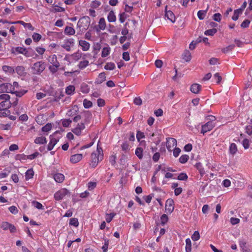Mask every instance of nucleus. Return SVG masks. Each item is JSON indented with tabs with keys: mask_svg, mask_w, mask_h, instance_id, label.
<instances>
[{
	"mask_svg": "<svg viewBox=\"0 0 252 252\" xmlns=\"http://www.w3.org/2000/svg\"><path fill=\"white\" fill-rule=\"evenodd\" d=\"M46 64L43 61H39L33 64L31 67L32 72L33 74L39 75L45 69Z\"/></svg>",
	"mask_w": 252,
	"mask_h": 252,
	"instance_id": "nucleus-1",
	"label": "nucleus"
},
{
	"mask_svg": "<svg viewBox=\"0 0 252 252\" xmlns=\"http://www.w3.org/2000/svg\"><path fill=\"white\" fill-rule=\"evenodd\" d=\"M91 19L89 16H84L81 18L77 23V26L82 30H86L90 24Z\"/></svg>",
	"mask_w": 252,
	"mask_h": 252,
	"instance_id": "nucleus-2",
	"label": "nucleus"
},
{
	"mask_svg": "<svg viewBox=\"0 0 252 252\" xmlns=\"http://www.w3.org/2000/svg\"><path fill=\"white\" fill-rule=\"evenodd\" d=\"M14 87L9 83H3L0 85V93H13Z\"/></svg>",
	"mask_w": 252,
	"mask_h": 252,
	"instance_id": "nucleus-3",
	"label": "nucleus"
},
{
	"mask_svg": "<svg viewBox=\"0 0 252 252\" xmlns=\"http://www.w3.org/2000/svg\"><path fill=\"white\" fill-rule=\"evenodd\" d=\"M68 193L69 191L67 189H63L55 193L54 197L56 200H60Z\"/></svg>",
	"mask_w": 252,
	"mask_h": 252,
	"instance_id": "nucleus-4",
	"label": "nucleus"
},
{
	"mask_svg": "<svg viewBox=\"0 0 252 252\" xmlns=\"http://www.w3.org/2000/svg\"><path fill=\"white\" fill-rule=\"evenodd\" d=\"M84 124H89L92 119V114L89 111H85L81 113Z\"/></svg>",
	"mask_w": 252,
	"mask_h": 252,
	"instance_id": "nucleus-5",
	"label": "nucleus"
},
{
	"mask_svg": "<svg viewBox=\"0 0 252 252\" xmlns=\"http://www.w3.org/2000/svg\"><path fill=\"white\" fill-rule=\"evenodd\" d=\"M177 146V141L173 138H168L166 141V147L167 150L171 152L172 149Z\"/></svg>",
	"mask_w": 252,
	"mask_h": 252,
	"instance_id": "nucleus-6",
	"label": "nucleus"
},
{
	"mask_svg": "<svg viewBox=\"0 0 252 252\" xmlns=\"http://www.w3.org/2000/svg\"><path fill=\"white\" fill-rule=\"evenodd\" d=\"M58 131H56L53 135H51L50 136V141L47 147V150L48 151H51V150H52L53 147L59 141V140L57 139L54 137V135Z\"/></svg>",
	"mask_w": 252,
	"mask_h": 252,
	"instance_id": "nucleus-7",
	"label": "nucleus"
},
{
	"mask_svg": "<svg viewBox=\"0 0 252 252\" xmlns=\"http://www.w3.org/2000/svg\"><path fill=\"white\" fill-rule=\"evenodd\" d=\"M174 202L173 199L167 200L165 204V209L170 213H171L174 209Z\"/></svg>",
	"mask_w": 252,
	"mask_h": 252,
	"instance_id": "nucleus-8",
	"label": "nucleus"
},
{
	"mask_svg": "<svg viewBox=\"0 0 252 252\" xmlns=\"http://www.w3.org/2000/svg\"><path fill=\"white\" fill-rule=\"evenodd\" d=\"M99 161V157L96 153H93L91 155V163L90 165L93 168H94L97 165Z\"/></svg>",
	"mask_w": 252,
	"mask_h": 252,
	"instance_id": "nucleus-9",
	"label": "nucleus"
},
{
	"mask_svg": "<svg viewBox=\"0 0 252 252\" xmlns=\"http://www.w3.org/2000/svg\"><path fill=\"white\" fill-rule=\"evenodd\" d=\"M165 16L172 23H174L175 22V16L172 11L170 10L167 11V6H166L165 8Z\"/></svg>",
	"mask_w": 252,
	"mask_h": 252,
	"instance_id": "nucleus-10",
	"label": "nucleus"
},
{
	"mask_svg": "<svg viewBox=\"0 0 252 252\" xmlns=\"http://www.w3.org/2000/svg\"><path fill=\"white\" fill-rule=\"evenodd\" d=\"M214 127L211 122H208L202 126L201 132L204 134L205 132L211 130Z\"/></svg>",
	"mask_w": 252,
	"mask_h": 252,
	"instance_id": "nucleus-11",
	"label": "nucleus"
},
{
	"mask_svg": "<svg viewBox=\"0 0 252 252\" xmlns=\"http://www.w3.org/2000/svg\"><path fill=\"white\" fill-rule=\"evenodd\" d=\"M83 158L82 154H77L71 156L70 161L72 163H76L82 159Z\"/></svg>",
	"mask_w": 252,
	"mask_h": 252,
	"instance_id": "nucleus-12",
	"label": "nucleus"
},
{
	"mask_svg": "<svg viewBox=\"0 0 252 252\" xmlns=\"http://www.w3.org/2000/svg\"><path fill=\"white\" fill-rule=\"evenodd\" d=\"M15 71L18 75L20 76H25L26 75L25 68L23 66H17L15 68Z\"/></svg>",
	"mask_w": 252,
	"mask_h": 252,
	"instance_id": "nucleus-13",
	"label": "nucleus"
},
{
	"mask_svg": "<svg viewBox=\"0 0 252 252\" xmlns=\"http://www.w3.org/2000/svg\"><path fill=\"white\" fill-rule=\"evenodd\" d=\"M26 51L25 48H23L21 47H15V48H14V47L12 48L11 52V53L15 54V55L16 54V53L24 54V51Z\"/></svg>",
	"mask_w": 252,
	"mask_h": 252,
	"instance_id": "nucleus-14",
	"label": "nucleus"
},
{
	"mask_svg": "<svg viewBox=\"0 0 252 252\" xmlns=\"http://www.w3.org/2000/svg\"><path fill=\"white\" fill-rule=\"evenodd\" d=\"M11 105L10 101H3L0 103V110L8 109Z\"/></svg>",
	"mask_w": 252,
	"mask_h": 252,
	"instance_id": "nucleus-15",
	"label": "nucleus"
},
{
	"mask_svg": "<svg viewBox=\"0 0 252 252\" xmlns=\"http://www.w3.org/2000/svg\"><path fill=\"white\" fill-rule=\"evenodd\" d=\"M79 44L83 51H88L90 48V44L86 41L81 40L79 41Z\"/></svg>",
	"mask_w": 252,
	"mask_h": 252,
	"instance_id": "nucleus-16",
	"label": "nucleus"
},
{
	"mask_svg": "<svg viewBox=\"0 0 252 252\" xmlns=\"http://www.w3.org/2000/svg\"><path fill=\"white\" fill-rule=\"evenodd\" d=\"M201 88V86L198 84H193L190 88V91L194 94L199 93Z\"/></svg>",
	"mask_w": 252,
	"mask_h": 252,
	"instance_id": "nucleus-17",
	"label": "nucleus"
},
{
	"mask_svg": "<svg viewBox=\"0 0 252 252\" xmlns=\"http://www.w3.org/2000/svg\"><path fill=\"white\" fill-rule=\"evenodd\" d=\"M105 73L104 72L100 73L99 74L98 78L95 80V83L100 84L104 82L105 80Z\"/></svg>",
	"mask_w": 252,
	"mask_h": 252,
	"instance_id": "nucleus-18",
	"label": "nucleus"
},
{
	"mask_svg": "<svg viewBox=\"0 0 252 252\" xmlns=\"http://www.w3.org/2000/svg\"><path fill=\"white\" fill-rule=\"evenodd\" d=\"M54 178L56 182L58 183H62L64 179V175L61 173H57L55 174Z\"/></svg>",
	"mask_w": 252,
	"mask_h": 252,
	"instance_id": "nucleus-19",
	"label": "nucleus"
},
{
	"mask_svg": "<svg viewBox=\"0 0 252 252\" xmlns=\"http://www.w3.org/2000/svg\"><path fill=\"white\" fill-rule=\"evenodd\" d=\"M107 19L109 22H114L116 21V17L113 11L111 10L109 12Z\"/></svg>",
	"mask_w": 252,
	"mask_h": 252,
	"instance_id": "nucleus-20",
	"label": "nucleus"
},
{
	"mask_svg": "<svg viewBox=\"0 0 252 252\" xmlns=\"http://www.w3.org/2000/svg\"><path fill=\"white\" fill-rule=\"evenodd\" d=\"M235 45L234 44H231L228 45L225 48H223L221 49V51L222 53L224 54H226L229 52L232 51L234 48H235Z\"/></svg>",
	"mask_w": 252,
	"mask_h": 252,
	"instance_id": "nucleus-21",
	"label": "nucleus"
},
{
	"mask_svg": "<svg viewBox=\"0 0 252 252\" xmlns=\"http://www.w3.org/2000/svg\"><path fill=\"white\" fill-rule=\"evenodd\" d=\"M183 58L186 61L189 62L191 60V53L188 50L185 51L183 54Z\"/></svg>",
	"mask_w": 252,
	"mask_h": 252,
	"instance_id": "nucleus-22",
	"label": "nucleus"
},
{
	"mask_svg": "<svg viewBox=\"0 0 252 252\" xmlns=\"http://www.w3.org/2000/svg\"><path fill=\"white\" fill-rule=\"evenodd\" d=\"M186 252H191V242L189 238L186 240Z\"/></svg>",
	"mask_w": 252,
	"mask_h": 252,
	"instance_id": "nucleus-23",
	"label": "nucleus"
},
{
	"mask_svg": "<svg viewBox=\"0 0 252 252\" xmlns=\"http://www.w3.org/2000/svg\"><path fill=\"white\" fill-rule=\"evenodd\" d=\"M46 142V138L44 137H38L34 140V143L36 144H43Z\"/></svg>",
	"mask_w": 252,
	"mask_h": 252,
	"instance_id": "nucleus-24",
	"label": "nucleus"
},
{
	"mask_svg": "<svg viewBox=\"0 0 252 252\" xmlns=\"http://www.w3.org/2000/svg\"><path fill=\"white\" fill-rule=\"evenodd\" d=\"M75 30L73 28L70 27H66L64 29V33L67 35H73L75 34Z\"/></svg>",
	"mask_w": 252,
	"mask_h": 252,
	"instance_id": "nucleus-25",
	"label": "nucleus"
},
{
	"mask_svg": "<svg viewBox=\"0 0 252 252\" xmlns=\"http://www.w3.org/2000/svg\"><path fill=\"white\" fill-rule=\"evenodd\" d=\"M135 154L139 159H141L143 158L142 148L140 147L137 148L135 150Z\"/></svg>",
	"mask_w": 252,
	"mask_h": 252,
	"instance_id": "nucleus-26",
	"label": "nucleus"
},
{
	"mask_svg": "<svg viewBox=\"0 0 252 252\" xmlns=\"http://www.w3.org/2000/svg\"><path fill=\"white\" fill-rule=\"evenodd\" d=\"M208 7L205 10H199L197 12V16L200 20H203L206 15L207 11L208 10Z\"/></svg>",
	"mask_w": 252,
	"mask_h": 252,
	"instance_id": "nucleus-27",
	"label": "nucleus"
},
{
	"mask_svg": "<svg viewBox=\"0 0 252 252\" xmlns=\"http://www.w3.org/2000/svg\"><path fill=\"white\" fill-rule=\"evenodd\" d=\"M98 27H99V29L101 30H104L106 27L105 21L104 18H101L99 19Z\"/></svg>",
	"mask_w": 252,
	"mask_h": 252,
	"instance_id": "nucleus-28",
	"label": "nucleus"
},
{
	"mask_svg": "<svg viewBox=\"0 0 252 252\" xmlns=\"http://www.w3.org/2000/svg\"><path fill=\"white\" fill-rule=\"evenodd\" d=\"M237 151V148L235 143H232L229 147V152L232 155H234Z\"/></svg>",
	"mask_w": 252,
	"mask_h": 252,
	"instance_id": "nucleus-29",
	"label": "nucleus"
},
{
	"mask_svg": "<svg viewBox=\"0 0 252 252\" xmlns=\"http://www.w3.org/2000/svg\"><path fill=\"white\" fill-rule=\"evenodd\" d=\"M34 175V172L32 169H29L26 172V180H29L32 178Z\"/></svg>",
	"mask_w": 252,
	"mask_h": 252,
	"instance_id": "nucleus-30",
	"label": "nucleus"
},
{
	"mask_svg": "<svg viewBox=\"0 0 252 252\" xmlns=\"http://www.w3.org/2000/svg\"><path fill=\"white\" fill-rule=\"evenodd\" d=\"M18 24L22 25L25 28H27L32 31L34 30V28L32 26L31 23H26L22 21H20V22H18Z\"/></svg>",
	"mask_w": 252,
	"mask_h": 252,
	"instance_id": "nucleus-31",
	"label": "nucleus"
},
{
	"mask_svg": "<svg viewBox=\"0 0 252 252\" xmlns=\"http://www.w3.org/2000/svg\"><path fill=\"white\" fill-rule=\"evenodd\" d=\"M110 47H104L102 49L101 53L102 57H107L110 53Z\"/></svg>",
	"mask_w": 252,
	"mask_h": 252,
	"instance_id": "nucleus-32",
	"label": "nucleus"
},
{
	"mask_svg": "<svg viewBox=\"0 0 252 252\" xmlns=\"http://www.w3.org/2000/svg\"><path fill=\"white\" fill-rule=\"evenodd\" d=\"M74 91H75V87L72 85H69L66 87V88L65 89V93L67 94L70 95L73 93V92H74Z\"/></svg>",
	"mask_w": 252,
	"mask_h": 252,
	"instance_id": "nucleus-33",
	"label": "nucleus"
},
{
	"mask_svg": "<svg viewBox=\"0 0 252 252\" xmlns=\"http://www.w3.org/2000/svg\"><path fill=\"white\" fill-rule=\"evenodd\" d=\"M51 63L53 64V66L55 67L56 68H58L60 66V63L57 61V57L55 55L53 56L52 62Z\"/></svg>",
	"mask_w": 252,
	"mask_h": 252,
	"instance_id": "nucleus-34",
	"label": "nucleus"
},
{
	"mask_svg": "<svg viewBox=\"0 0 252 252\" xmlns=\"http://www.w3.org/2000/svg\"><path fill=\"white\" fill-rule=\"evenodd\" d=\"M115 67V65L113 63H108L106 64L104 66V68L106 70H113Z\"/></svg>",
	"mask_w": 252,
	"mask_h": 252,
	"instance_id": "nucleus-35",
	"label": "nucleus"
},
{
	"mask_svg": "<svg viewBox=\"0 0 252 252\" xmlns=\"http://www.w3.org/2000/svg\"><path fill=\"white\" fill-rule=\"evenodd\" d=\"M10 112L8 109L0 110V117H6L10 115Z\"/></svg>",
	"mask_w": 252,
	"mask_h": 252,
	"instance_id": "nucleus-36",
	"label": "nucleus"
},
{
	"mask_svg": "<svg viewBox=\"0 0 252 252\" xmlns=\"http://www.w3.org/2000/svg\"><path fill=\"white\" fill-rule=\"evenodd\" d=\"M217 32V30L216 29L213 28L212 29L208 30L206 31L204 33L207 35H213L215 33Z\"/></svg>",
	"mask_w": 252,
	"mask_h": 252,
	"instance_id": "nucleus-37",
	"label": "nucleus"
},
{
	"mask_svg": "<svg viewBox=\"0 0 252 252\" xmlns=\"http://www.w3.org/2000/svg\"><path fill=\"white\" fill-rule=\"evenodd\" d=\"M240 246L242 249L243 252H250L249 250L247 249L246 243L241 241L239 243Z\"/></svg>",
	"mask_w": 252,
	"mask_h": 252,
	"instance_id": "nucleus-38",
	"label": "nucleus"
},
{
	"mask_svg": "<svg viewBox=\"0 0 252 252\" xmlns=\"http://www.w3.org/2000/svg\"><path fill=\"white\" fill-rule=\"evenodd\" d=\"M189 158V157L187 155H182L180 158H179V161L182 163H185L187 162Z\"/></svg>",
	"mask_w": 252,
	"mask_h": 252,
	"instance_id": "nucleus-39",
	"label": "nucleus"
},
{
	"mask_svg": "<svg viewBox=\"0 0 252 252\" xmlns=\"http://www.w3.org/2000/svg\"><path fill=\"white\" fill-rule=\"evenodd\" d=\"M89 64V62L87 60L81 61L79 63L78 66L79 68L83 69L87 66Z\"/></svg>",
	"mask_w": 252,
	"mask_h": 252,
	"instance_id": "nucleus-40",
	"label": "nucleus"
},
{
	"mask_svg": "<svg viewBox=\"0 0 252 252\" xmlns=\"http://www.w3.org/2000/svg\"><path fill=\"white\" fill-rule=\"evenodd\" d=\"M69 224L77 227L79 225L78 219L76 218H71L70 219Z\"/></svg>",
	"mask_w": 252,
	"mask_h": 252,
	"instance_id": "nucleus-41",
	"label": "nucleus"
},
{
	"mask_svg": "<svg viewBox=\"0 0 252 252\" xmlns=\"http://www.w3.org/2000/svg\"><path fill=\"white\" fill-rule=\"evenodd\" d=\"M51 128L52 124L50 123H48L42 127V131L44 132H48L51 129Z\"/></svg>",
	"mask_w": 252,
	"mask_h": 252,
	"instance_id": "nucleus-42",
	"label": "nucleus"
},
{
	"mask_svg": "<svg viewBox=\"0 0 252 252\" xmlns=\"http://www.w3.org/2000/svg\"><path fill=\"white\" fill-rule=\"evenodd\" d=\"M115 215L116 214L115 213L106 214L105 218L106 221L108 223L110 222L114 217Z\"/></svg>",
	"mask_w": 252,
	"mask_h": 252,
	"instance_id": "nucleus-43",
	"label": "nucleus"
},
{
	"mask_svg": "<svg viewBox=\"0 0 252 252\" xmlns=\"http://www.w3.org/2000/svg\"><path fill=\"white\" fill-rule=\"evenodd\" d=\"M30 49L29 50H27L26 48V51H24V55H25L26 57H32L33 56V55L34 54V52H33V50L32 51V52H31L30 51Z\"/></svg>",
	"mask_w": 252,
	"mask_h": 252,
	"instance_id": "nucleus-44",
	"label": "nucleus"
},
{
	"mask_svg": "<svg viewBox=\"0 0 252 252\" xmlns=\"http://www.w3.org/2000/svg\"><path fill=\"white\" fill-rule=\"evenodd\" d=\"M168 216L166 214L162 215L160 217L161 223L164 225L168 221Z\"/></svg>",
	"mask_w": 252,
	"mask_h": 252,
	"instance_id": "nucleus-45",
	"label": "nucleus"
},
{
	"mask_svg": "<svg viewBox=\"0 0 252 252\" xmlns=\"http://www.w3.org/2000/svg\"><path fill=\"white\" fill-rule=\"evenodd\" d=\"M83 105L85 108H89L92 106V102L86 99H85L83 101Z\"/></svg>",
	"mask_w": 252,
	"mask_h": 252,
	"instance_id": "nucleus-46",
	"label": "nucleus"
},
{
	"mask_svg": "<svg viewBox=\"0 0 252 252\" xmlns=\"http://www.w3.org/2000/svg\"><path fill=\"white\" fill-rule=\"evenodd\" d=\"M200 234L198 231H195L191 236V239L193 241H197L199 239Z\"/></svg>",
	"mask_w": 252,
	"mask_h": 252,
	"instance_id": "nucleus-47",
	"label": "nucleus"
},
{
	"mask_svg": "<svg viewBox=\"0 0 252 252\" xmlns=\"http://www.w3.org/2000/svg\"><path fill=\"white\" fill-rule=\"evenodd\" d=\"M27 92V91H24V90H22V91H13V93L12 94H15L16 96L17 97H21L25 94H26Z\"/></svg>",
	"mask_w": 252,
	"mask_h": 252,
	"instance_id": "nucleus-48",
	"label": "nucleus"
},
{
	"mask_svg": "<svg viewBox=\"0 0 252 252\" xmlns=\"http://www.w3.org/2000/svg\"><path fill=\"white\" fill-rule=\"evenodd\" d=\"M10 223L6 221H3L1 223L0 225V227L2 228L4 230H6L8 229V227H9Z\"/></svg>",
	"mask_w": 252,
	"mask_h": 252,
	"instance_id": "nucleus-49",
	"label": "nucleus"
},
{
	"mask_svg": "<svg viewBox=\"0 0 252 252\" xmlns=\"http://www.w3.org/2000/svg\"><path fill=\"white\" fill-rule=\"evenodd\" d=\"M72 121L70 119H64L62 121V125L64 127H68L71 123Z\"/></svg>",
	"mask_w": 252,
	"mask_h": 252,
	"instance_id": "nucleus-50",
	"label": "nucleus"
},
{
	"mask_svg": "<svg viewBox=\"0 0 252 252\" xmlns=\"http://www.w3.org/2000/svg\"><path fill=\"white\" fill-rule=\"evenodd\" d=\"M32 38L34 41L37 42L40 40L41 36L40 34L35 32L32 35Z\"/></svg>",
	"mask_w": 252,
	"mask_h": 252,
	"instance_id": "nucleus-51",
	"label": "nucleus"
},
{
	"mask_svg": "<svg viewBox=\"0 0 252 252\" xmlns=\"http://www.w3.org/2000/svg\"><path fill=\"white\" fill-rule=\"evenodd\" d=\"M188 179V176L186 173H182L178 176V179L179 180L185 181Z\"/></svg>",
	"mask_w": 252,
	"mask_h": 252,
	"instance_id": "nucleus-52",
	"label": "nucleus"
},
{
	"mask_svg": "<svg viewBox=\"0 0 252 252\" xmlns=\"http://www.w3.org/2000/svg\"><path fill=\"white\" fill-rule=\"evenodd\" d=\"M197 169L199 171L200 174L203 175L205 173L203 169L202 168V165L200 163H197L195 165Z\"/></svg>",
	"mask_w": 252,
	"mask_h": 252,
	"instance_id": "nucleus-53",
	"label": "nucleus"
},
{
	"mask_svg": "<svg viewBox=\"0 0 252 252\" xmlns=\"http://www.w3.org/2000/svg\"><path fill=\"white\" fill-rule=\"evenodd\" d=\"M3 69L5 71H8L9 72L13 73L15 71V69L13 67L4 65L3 66Z\"/></svg>",
	"mask_w": 252,
	"mask_h": 252,
	"instance_id": "nucleus-54",
	"label": "nucleus"
},
{
	"mask_svg": "<svg viewBox=\"0 0 252 252\" xmlns=\"http://www.w3.org/2000/svg\"><path fill=\"white\" fill-rule=\"evenodd\" d=\"M243 145L245 149L249 148L250 146V141L248 139H244L243 141Z\"/></svg>",
	"mask_w": 252,
	"mask_h": 252,
	"instance_id": "nucleus-55",
	"label": "nucleus"
},
{
	"mask_svg": "<svg viewBox=\"0 0 252 252\" xmlns=\"http://www.w3.org/2000/svg\"><path fill=\"white\" fill-rule=\"evenodd\" d=\"M32 203L36 208L38 209H43V207L40 203L35 201H33Z\"/></svg>",
	"mask_w": 252,
	"mask_h": 252,
	"instance_id": "nucleus-56",
	"label": "nucleus"
},
{
	"mask_svg": "<svg viewBox=\"0 0 252 252\" xmlns=\"http://www.w3.org/2000/svg\"><path fill=\"white\" fill-rule=\"evenodd\" d=\"M134 103L137 105H141L142 103V99L140 97H136L134 99Z\"/></svg>",
	"mask_w": 252,
	"mask_h": 252,
	"instance_id": "nucleus-57",
	"label": "nucleus"
},
{
	"mask_svg": "<svg viewBox=\"0 0 252 252\" xmlns=\"http://www.w3.org/2000/svg\"><path fill=\"white\" fill-rule=\"evenodd\" d=\"M153 196H154L153 194H151L148 196H144L143 198L144 199L146 202H147V203H149L151 201V200H152Z\"/></svg>",
	"mask_w": 252,
	"mask_h": 252,
	"instance_id": "nucleus-58",
	"label": "nucleus"
},
{
	"mask_svg": "<svg viewBox=\"0 0 252 252\" xmlns=\"http://www.w3.org/2000/svg\"><path fill=\"white\" fill-rule=\"evenodd\" d=\"M250 24V21L249 20H244L241 24V27L242 28H245L249 27V24Z\"/></svg>",
	"mask_w": 252,
	"mask_h": 252,
	"instance_id": "nucleus-59",
	"label": "nucleus"
},
{
	"mask_svg": "<svg viewBox=\"0 0 252 252\" xmlns=\"http://www.w3.org/2000/svg\"><path fill=\"white\" fill-rule=\"evenodd\" d=\"M213 19L215 21L220 22L221 20V15L220 14L218 13H215L213 16Z\"/></svg>",
	"mask_w": 252,
	"mask_h": 252,
	"instance_id": "nucleus-60",
	"label": "nucleus"
},
{
	"mask_svg": "<svg viewBox=\"0 0 252 252\" xmlns=\"http://www.w3.org/2000/svg\"><path fill=\"white\" fill-rule=\"evenodd\" d=\"M10 97V95L7 94H2L0 95V99H3L4 101H9Z\"/></svg>",
	"mask_w": 252,
	"mask_h": 252,
	"instance_id": "nucleus-61",
	"label": "nucleus"
},
{
	"mask_svg": "<svg viewBox=\"0 0 252 252\" xmlns=\"http://www.w3.org/2000/svg\"><path fill=\"white\" fill-rule=\"evenodd\" d=\"M73 59L75 61H78L81 58V54L78 52L75 53L72 55Z\"/></svg>",
	"mask_w": 252,
	"mask_h": 252,
	"instance_id": "nucleus-62",
	"label": "nucleus"
},
{
	"mask_svg": "<svg viewBox=\"0 0 252 252\" xmlns=\"http://www.w3.org/2000/svg\"><path fill=\"white\" fill-rule=\"evenodd\" d=\"M126 160H127V157L125 155H123L122 156L121 158L120 159V163L121 164L124 165L126 163Z\"/></svg>",
	"mask_w": 252,
	"mask_h": 252,
	"instance_id": "nucleus-63",
	"label": "nucleus"
},
{
	"mask_svg": "<svg viewBox=\"0 0 252 252\" xmlns=\"http://www.w3.org/2000/svg\"><path fill=\"white\" fill-rule=\"evenodd\" d=\"M246 132L249 135H251L252 134V126H247L246 127Z\"/></svg>",
	"mask_w": 252,
	"mask_h": 252,
	"instance_id": "nucleus-64",
	"label": "nucleus"
}]
</instances>
